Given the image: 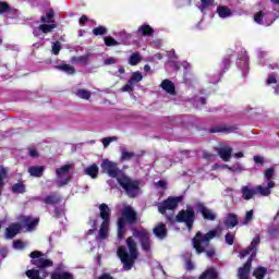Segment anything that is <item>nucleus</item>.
I'll return each mask as SVG.
<instances>
[{"instance_id": "obj_1", "label": "nucleus", "mask_w": 279, "mask_h": 279, "mask_svg": "<svg viewBox=\"0 0 279 279\" xmlns=\"http://www.w3.org/2000/svg\"><path fill=\"white\" fill-rule=\"evenodd\" d=\"M134 239L141 240L142 250H144V252H149V250H151V241H149V233H147V231L143 230L133 232V236L126 239V246L129 252L124 246H120L117 252L121 263L123 264V268L126 271L132 269L134 260L138 258V248L136 247V240Z\"/></svg>"}, {"instance_id": "obj_2", "label": "nucleus", "mask_w": 279, "mask_h": 279, "mask_svg": "<svg viewBox=\"0 0 279 279\" xmlns=\"http://www.w3.org/2000/svg\"><path fill=\"white\" fill-rule=\"evenodd\" d=\"M100 167L104 173H108L110 178H117L118 184H120V186L124 189L129 197H136V195L141 193V187L138 186V182L132 181L130 178H128V175L123 174L117 167V163L108 159H105L102 160Z\"/></svg>"}, {"instance_id": "obj_3", "label": "nucleus", "mask_w": 279, "mask_h": 279, "mask_svg": "<svg viewBox=\"0 0 279 279\" xmlns=\"http://www.w3.org/2000/svg\"><path fill=\"white\" fill-rule=\"evenodd\" d=\"M215 236H221V227H218L217 229L209 231L205 235H203L202 232H198L196 236L193 239V245L197 254L206 252L208 258H213V256H215V248L208 250V245L211 239H215Z\"/></svg>"}, {"instance_id": "obj_4", "label": "nucleus", "mask_w": 279, "mask_h": 279, "mask_svg": "<svg viewBox=\"0 0 279 279\" xmlns=\"http://www.w3.org/2000/svg\"><path fill=\"white\" fill-rule=\"evenodd\" d=\"M31 258H33V265H36L38 269H29L26 271V276L29 279H45L47 278V267H51L53 265V262L51 259H45L40 257V252H32Z\"/></svg>"}, {"instance_id": "obj_5", "label": "nucleus", "mask_w": 279, "mask_h": 279, "mask_svg": "<svg viewBox=\"0 0 279 279\" xmlns=\"http://www.w3.org/2000/svg\"><path fill=\"white\" fill-rule=\"evenodd\" d=\"M260 243V238L255 236L251 243V246L242 251L240 253V257L245 258V256H250L247 262L243 265V267H240L238 270V278L239 279H250V270L252 269V260L256 257V245Z\"/></svg>"}, {"instance_id": "obj_6", "label": "nucleus", "mask_w": 279, "mask_h": 279, "mask_svg": "<svg viewBox=\"0 0 279 279\" xmlns=\"http://www.w3.org/2000/svg\"><path fill=\"white\" fill-rule=\"evenodd\" d=\"M136 221V211L132 207L126 206L122 211V217L118 220V240L121 241L125 236L126 223H134Z\"/></svg>"}, {"instance_id": "obj_7", "label": "nucleus", "mask_w": 279, "mask_h": 279, "mask_svg": "<svg viewBox=\"0 0 279 279\" xmlns=\"http://www.w3.org/2000/svg\"><path fill=\"white\" fill-rule=\"evenodd\" d=\"M41 23L43 24L39 25V27L34 29V36H40V34H50V32H53V29L58 27L53 21V10L47 11L46 16H41Z\"/></svg>"}, {"instance_id": "obj_8", "label": "nucleus", "mask_w": 279, "mask_h": 279, "mask_svg": "<svg viewBox=\"0 0 279 279\" xmlns=\"http://www.w3.org/2000/svg\"><path fill=\"white\" fill-rule=\"evenodd\" d=\"M99 210L102 222L98 232V239H108L110 232V207L107 204H101Z\"/></svg>"}, {"instance_id": "obj_9", "label": "nucleus", "mask_w": 279, "mask_h": 279, "mask_svg": "<svg viewBox=\"0 0 279 279\" xmlns=\"http://www.w3.org/2000/svg\"><path fill=\"white\" fill-rule=\"evenodd\" d=\"M73 170V165L68 163L63 165L60 168L56 169L57 173V186H66L73 178L71 171Z\"/></svg>"}, {"instance_id": "obj_10", "label": "nucleus", "mask_w": 279, "mask_h": 279, "mask_svg": "<svg viewBox=\"0 0 279 279\" xmlns=\"http://www.w3.org/2000/svg\"><path fill=\"white\" fill-rule=\"evenodd\" d=\"M177 221H180L182 223H185L187 226L189 230L193 228V223L195 221V211L191 206L186 207V210H181L177 216Z\"/></svg>"}, {"instance_id": "obj_11", "label": "nucleus", "mask_w": 279, "mask_h": 279, "mask_svg": "<svg viewBox=\"0 0 279 279\" xmlns=\"http://www.w3.org/2000/svg\"><path fill=\"white\" fill-rule=\"evenodd\" d=\"M180 202H182L181 196L169 197L158 206V210L159 213H161V215H167V210H170V213L172 214L173 210L178 208V204H180Z\"/></svg>"}, {"instance_id": "obj_12", "label": "nucleus", "mask_w": 279, "mask_h": 279, "mask_svg": "<svg viewBox=\"0 0 279 279\" xmlns=\"http://www.w3.org/2000/svg\"><path fill=\"white\" fill-rule=\"evenodd\" d=\"M38 218H34L31 216H21L20 217V223L26 228L27 232H32V230H36V226L39 223Z\"/></svg>"}, {"instance_id": "obj_13", "label": "nucleus", "mask_w": 279, "mask_h": 279, "mask_svg": "<svg viewBox=\"0 0 279 279\" xmlns=\"http://www.w3.org/2000/svg\"><path fill=\"white\" fill-rule=\"evenodd\" d=\"M254 21L258 25H266V27H268V25H271L275 20L271 16V13H265L263 11H259L254 15Z\"/></svg>"}, {"instance_id": "obj_14", "label": "nucleus", "mask_w": 279, "mask_h": 279, "mask_svg": "<svg viewBox=\"0 0 279 279\" xmlns=\"http://www.w3.org/2000/svg\"><path fill=\"white\" fill-rule=\"evenodd\" d=\"M276 186L274 181H268L267 186L258 185L255 187L256 195H262V197H269L271 195V189Z\"/></svg>"}, {"instance_id": "obj_15", "label": "nucleus", "mask_w": 279, "mask_h": 279, "mask_svg": "<svg viewBox=\"0 0 279 279\" xmlns=\"http://www.w3.org/2000/svg\"><path fill=\"white\" fill-rule=\"evenodd\" d=\"M195 208L203 215L204 219H208L209 221H215V219H217V215H215L213 210L206 208L204 204L197 203Z\"/></svg>"}, {"instance_id": "obj_16", "label": "nucleus", "mask_w": 279, "mask_h": 279, "mask_svg": "<svg viewBox=\"0 0 279 279\" xmlns=\"http://www.w3.org/2000/svg\"><path fill=\"white\" fill-rule=\"evenodd\" d=\"M0 14H7L8 19H16L19 16V10L10 9L8 3L0 2Z\"/></svg>"}, {"instance_id": "obj_17", "label": "nucleus", "mask_w": 279, "mask_h": 279, "mask_svg": "<svg viewBox=\"0 0 279 279\" xmlns=\"http://www.w3.org/2000/svg\"><path fill=\"white\" fill-rule=\"evenodd\" d=\"M242 193V199H245L246 202L250 199H254V196L256 195V187H252L250 185H243L241 187Z\"/></svg>"}, {"instance_id": "obj_18", "label": "nucleus", "mask_w": 279, "mask_h": 279, "mask_svg": "<svg viewBox=\"0 0 279 279\" xmlns=\"http://www.w3.org/2000/svg\"><path fill=\"white\" fill-rule=\"evenodd\" d=\"M17 232H21V223H12L5 230V239H14Z\"/></svg>"}, {"instance_id": "obj_19", "label": "nucleus", "mask_w": 279, "mask_h": 279, "mask_svg": "<svg viewBox=\"0 0 279 279\" xmlns=\"http://www.w3.org/2000/svg\"><path fill=\"white\" fill-rule=\"evenodd\" d=\"M218 154L225 162H228L230 158L232 157V148L229 146H222L218 149Z\"/></svg>"}, {"instance_id": "obj_20", "label": "nucleus", "mask_w": 279, "mask_h": 279, "mask_svg": "<svg viewBox=\"0 0 279 279\" xmlns=\"http://www.w3.org/2000/svg\"><path fill=\"white\" fill-rule=\"evenodd\" d=\"M154 234L157 239H165L167 236V226L159 223L154 228Z\"/></svg>"}, {"instance_id": "obj_21", "label": "nucleus", "mask_w": 279, "mask_h": 279, "mask_svg": "<svg viewBox=\"0 0 279 279\" xmlns=\"http://www.w3.org/2000/svg\"><path fill=\"white\" fill-rule=\"evenodd\" d=\"M239 223V219L236 218V215L234 214H229L225 218V226L228 229L234 228Z\"/></svg>"}, {"instance_id": "obj_22", "label": "nucleus", "mask_w": 279, "mask_h": 279, "mask_svg": "<svg viewBox=\"0 0 279 279\" xmlns=\"http://www.w3.org/2000/svg\"><path fill=\"white\" fill-rule=\"evenodd\" d=\"M217 14L220 19H230L232 16V10L226 5H219L217 8Z\"/></svg>"}, {"instance_id": "obj_23", "label": "nucleus", "mask_w": 279, "mask_h": 279, "mask_svg": "<svg viewBox=\"0 0 279 279\" xmlns=\"http://www.w3.org/2000/svg\"><path fill=\"white\" fill-rule=\"evenodd\" d=\"M85 174L89 175V178H93V180L97 179V175H99V167L95 163L88 166L85 168Z\"/></svg>"}, {"instance_id": "obj_24", "label": "nucleus", "mask_w": 279, "mask_h": 279, "mask_svg": "<svg viewBox=\"0 0 279 279\" xmlns=\"http://www.w3.org/2000/svg\"><path fill=\"white\" fill-rule=\"evenodd\" d=\"M161 88L162 90H166L169 95H174L175 94V86L173 85V82L169 80H165L161 83Z\"/></svg>"}, {"instance_id": "obj_25", "label": "nucleus", "mask_w": 279, "mask_h": 279, "mask_svg": "<svg viewBox=\"0 0 279 279\" xmlns=\"http://www.w3.org/2000/svg\"><path fill=\"white\" fill-rule=\"evenodd\" d=\"M218 276L219 274L217 272V269L208 268L199 276L198 279H217Z\"/></svg>"}, {"instance_id": "obj_26", "label": "nucleus", "mask_w": 279, "mask_h": 279, "mask_svg": "<svg viewBox=\"0 0 279 279\" xmlns=\"http://www.w3.org/2000/svg\"><path fill=\"white\" fill-rule=\"evenodd\" d=\"M43 171H45V167L43 166H32L28 168V173L33 178H40L43 175Z\"/></svg>"}, {"instance_id": "obj_27", "label": "nucleus", "mask_w": 279, "mask_h": 279, "mask_svg": "<svg viewBox=\"0 0 279 279\" xmlns=\"http://www.w3.org/2000/svg\"><path fill=\"white\" fill-rule=\"evenodd\" d=\"M51 279H74V278H73V275H71V272L56 270L51 275Z\"/></svg>"}, {"instance_id": "obj_28", "label": "nucleus", "mask_w": 279, "mask_h": 279, "mask_svg": "<svg viewBox=\"0 0 279 279\" xmlns=\"http://www.w3.org/2000/svg\"><path fill=\"white\" fill-rule=\"evenodd\" d=\"M138 34H142V36H151V34H154V29L151 26L144 24L138 28Z\"/></svg>"}, {"instance_id": "obj_29", "label": "nucleus", "mask_w": 279, "mask_h": 279, "mask_svg": "<svg viewBox=\"0 0 279 279\" xmlns=\"http://www.w3.org/2000/svg\"><path fill=\"white\" fill-rule=\"evenodd\" d=\"M265 274H267V268L265 267H257L254 271H253V276L256 279H263L265 278Z\"/></svg>"}, {"instance_id": "obj_30", "label": "nucleus", "mask_w": 279, "mask_h": 279, "mask_svg": "<svg viewBox=\"0 0 279 279\" xmlns=\"http://www.w3.org/2000/svg\"><path fill=\"white\" fill-rule=\"evenodd\" d=\"M141 60H142L141 53L134 52L133 54H131L129 59V64H131V66H136V64L141 62Z\"/></svg>"}, {"instance_id": "obj_31", "label": "nucleus", "mask_w": 279, "mask_h": 279, "mask_svg": "<svg viewBox=\"0 0 279 279\" xmlns=\"http://www.w3.org/2000/svg\"><path fill=\"white\" fill-rule=\"evenodd\" d=\"M57 69H59V71H63L64 73H68V75H73V73H75V68L69 64H61Z\"/></svg>"}, {"instance_id": "obj_32", "label": "nucleus", "mask_w": 279, "mask_h": 279, "mask_svg": "<svg viewBox=\"0 0 279 279\" xmlns=\"http://www.w3.org/2000/svg\"><path fill=\"white\" fill-rule=\"evenodd\" d=\"M45 204H58L60 202V195L51 194L44 199Z\"/></svg>"}, {"instance_id": "obj_33", "label": "nucleus", "mask_w": 279, "mask_h": 279, "mask_svg": "<svg viewBox=\"0 0 279 279\" xmlns=\"http://www.w3.org/2000/svg\"><path fill=\"white\" fill-rule=\"evenodd\" d=\"M143 81V74L141 72H134L130 78L129 82H131V84L135 85L138 84V82Z\"/></svg>"}, {"instance_id": "obj_34", "label": "nucleus", "mask_w": 279, "mask_h": 279, "mask_svg": "<svg viewBox=\"0 0 279 279\" xmlns=\"http://www.w3.org/2000/svg\"><path fill=\"white\" fill-rule=\"evenodd\" d=\"M75 95L80 99H90V92H88L86 89H77Z\"/></svg>"}, {"instance_id": "obj_35", "label": "nucleus", "mask_w": 279, "mask_h": 279, "mask_svg": "<svg viewBox=\"0 0 279 279\" xmlns=\"http://www.w3.org/2000/svg\"><path fill=\"white\" fill-rule=\"evenodd\" d=\"M276 173V170H274V168H268L265 173L264 177L266 179V182H271V179L274 178V174Z\"/></svg>"}, {"instance_id": "obj_36", "label": "nucleus", "mask_w": 279, "mask_h": 279, "mask_svg": "<svg viewBox=\"0 0 279 279\" xmlns=\"http://www.w3.org/2000/svg\"><path fill=\"white\" fill-rule=\"evenodd\" d=\"M215 4V0H201V12Z\"/></svg>"}, {"instance_id": "obj_37", "label": "nucleus", "mask_w": 279, "mask_h": 279, "mask_svg": "<svg viewBox=\"0 0 279 279\" xmlns=\"http://www.w3.org/2000/svg\"><path fill=\"white\" fill-rule=\"evenodd\" d=\"M252 219H254V210H248L246 211L244 221L242 222V226H247V223H250V221H252Z\"/></svg>"}, {"instance_id": "obj_38", "label": "nucleus", "mask_w": 279, "mask_h": 279, "mask_svg": "<svg viewBox=\"0 0 279 279\" xmlns=\"http://www.w3.org/2000/svg\"><path fill=\"white\" fill-rule=\"evenodd\" d=\"M13 193H25V185L23 183H16L12 187Z\"/></svg>"}, {"instance_id": "obj_39", "label": "nucleus", "mask_w": 279, "mask_h": 279, "mask_svg": "<svg viewBox=\"0 0 279 279\" xmlns=\"http://www.w3.org/2000/svg\"><path fill=\"white\" fill-rule=\"evenodd\" d=\"M106 32H108V29L104 26H99L93 29V34L94 36H104V34H106Z\"/></svg>"}, {"instance_id": "obj_40", "label": "nucleus", "mask_w": 279, "mask_h": 279, "mask_svg": "<svg viewBox=\"0 0 279 279\" xmlns=\"http://www.w3.org/2000/svg\"><path fill=\"white\" fill-rule=\"evenodd\" d=\"M105 44L107 45V47H117V45H119V41H117L112 37H105Z\"/></svg>"}, {"instance_id": "obj_41", "label": "nucleus", "mask_w": 279, "mask_h": 279, "mask_svg": "<svg viewBox=\"0 0 279 279\" xmlns=\"http://www.w3.org/2000/svg\"><path fill=\"white\" fill-rule=\"evenodd\" d=\"M122 93H132V90H134V85L131 81H129L128 84H125L122 88H121Z\"/></svg>"}, {"instance_id": "obj_42", "label": "nucleus", "mask_w": 279, "mask_h": 279, "mask_svg": "<svg viewBox=\"0 0 279 279\" xmlns=\"http://www.w3.org/2000/svg\"><path fill=\"white\" fill-rule=\"evenodd\" d=\"M60 49H62V46L60 45V41H56L52 44V53L54 56H58L60 53Z\"/></svg>"}, {"instance_id": "obj_43", "label": "nucleus", "mask_w": 279, "mask_h": 279, "mask_svg": "<svg viewBox=\"0 0 279 279\" xmlns=\"http://www.w3.org/2000/svg\"><path fill=\"white\" fill-rule=\"evenodd\" d=\"M134 153L124 150L122 151V160H132L134 158Z\"/></svg>"}, {"instance_id": "obj_44", "label": "nucleus", "mask_w": 279, "mask_h": 279, "mask_svg": "<svg viewBox=\"0 0 279 279\" xmlns=\"http://www.w3.org/2000/svg\"><path fill=\"white\" fill-rule=\"evenodd\" d=\"M226 243H228V245H233L234 244V233H227L226 234Z\"/></svg>"}, {"instance_id": "obj_45", "label": "nucleus", "mask_w": 279, "mask_h": 279, "mask_svg": "<svg viewBox=\"0 0 279 279\" xmlns=\"http://www.w3.org/2000/svg\"><path fill=\"white\" fill-rule=\"evenodd\" d=\"M112 141H117V137H105L102 138V145L104 147H108Z\"/></svg>"}, {"instance_id": "obj_46", "label": "nucleus", "mask_w": 279, "mask_h": 279, "mask_svg": "<svg viewBox=\"0 0 279 279\" xmlns=\"http://www.w3.org/2000/svg\"><path fill=\"white\" fill-rule=\"evenodd\" d=\"M13 247L14 250H23V247H25V243L22 241H16L13 243Z\"/></svg>"}, {"instance_id": "obj_47", "label": "nucleus", "mask_w": 279, "mask_h": 279, "mask_svg": "<svg viewBox=\"0 0 279 279\" xmlns=\"http://www.w3.org/2000/svg\"><path fill=\"white\" fill-rule=\"evenodd\" d=\"M28 155L31 158H38V150L36 148H28Z\"/></svg>"}, {"instance_id": "obj_48", "label": "nucleus", "mask_w": 279, "mask_h": 279, "mask_svg": "<svg viewBox=\"0 0 279 279\" xmlns=\"http://www.w3.org/2000/svg\"><path fill=\"white\" fill-rule=\"evenodd\" d=\"M277 83H278V81L276 80V76H274V75L268 76V78L266 81V84L268 86H271V84H277Z\"/></svg>"}, {"instance_id": "obj_49", "label": "nucleus", "mask_w": 279, "mask_h": 279, "mask_svg": "<svg viewBox=\"0 0 279 279\" xmlns=\"http://www.w3.org/2000/svg\"><path fill=\"white\" fill-rule=\"evenodd\" d=\"M104 64H106V65L117 64V59H114L112 57L107 58V59H105Z\"/></svg>"}, {"instance_id": "obj_50", "label": "nucleus", "mask_w": 279, "mask_h": 279, "mask_svg": "<svg viewBox=\"0 0 279 279\" xmlns=\"http://www.w3.org/2000/svg\"><path fill=\"white\" fill-rule=\"evenodd\" d=\"M254 162H256V165H260L263 162V157L260 156H255L254 157Z\"/></svg>"}, {"instance_id": "obj_51", "label": "nucleus", "mask_w": 279, "mask_h": 279, "mask_svg": "<svg viewBox=\"0 0 279 279\" xmlns=\"http://www.w3.org/2000/svg\"><path fill=\"white\" fill-rule=\"evenodd\" d=\"M77 62H83L84 64H86L88 62V57H80L77 59Z\"/></svg>"}, {"instance_id": "obj_52", "label": "nucleus", "mask_w": 279, "mask_h": 279, "mask_svg": "<svg viewBox=\"0 0 279 279\" xmlns=\"http://www.w3.org/2000/svg\"><path fill=\"white\" fill-rule=\"evenodd\" d=\"M157 186H159L160 189H165V186H167V181L157 182Z\"/></svg>"}, {"instance_id": "obj_53", "label": "nucleus", "mask_w": 279, "mask_h": 279, "mask_svg": "<svg viewBox=\"0 0 279 279\" xmlns=\"http://www.w3.org/2000/svg\"><path fill=\"white\" fill-rule=\"evenodd\" d=\"M85 21H88V17H86L85 15H83L81 19H80V25H84V22Z\"/></svg>"}, {"instance_id": "obj_54", "label": "nucleus", "mask_w": 279, "mask_h": 279, "mask_svg": "<svg viewBox=\"0 0 279 279\" xmlns=\"http://www.w3.org/2000/svg\"><path fill=\"white\" fill-rule=\"evenodd\" d=\"M233 156H234V158H243V153L240 151V153L234 154Z\"/></svg>"}, {"instance_id": "obj_55", "label": "nucleus", "mask_w": 279, "mask_h": 279, "mask_svg": "<svg viewBox=\"0 0 279 279\" xmlns=\"http://www.w3.org/2000/svg\"><path fill=\"white\" fill-rule=\"evenodd\" d=\"M144 71H146V73H149V71H151V66H149L148 64H146L144 66Z\"/></svg>"}, {"instance_id": "obj_56", "label": "nucleus", "mask_w": 279, "mask_h": 279, "mask_svg": "<svg viewBox=\"0 0 279 279\" xmlns=\"http://www.w3.org/2000/svg\"><path fill=\"white\" fill-rule=\"evenodd\" d=\"M99 279H112L109 275H102Z\"/></svg>"}, {"instance_id": "obj_57", "label": "nucleus", "mask_w": 279, "mask_h": 279, "mask_svg": "<svg viewBox=\"0 0 279 279\" xmlns=\"http://www.w3.org/2000/svg\"><path fill=\"white\" fill-rule=\"evenodd\" d=\"M182 66H183V69H189L191 65H190L187 62H184V63L182 64Z\"/></svg>"}, {"instance_id": "obj_58", "label": "nucleus", "mask_w": 279, "mask_h": 279, "mask_svg": "<svg viewBox=\"0 0 279 279\" xmlns=\"http://www.w3.org/2000/svg\"><path fill=\"white\" fill-rule=\"evenodd\" d=\"M274 5H279V0H270Z\"/></svg>"}, {"instance_id": "obj_59", "label": "nucleus", "mask_w": 279, "mask_h": 279, "mask_svg": "<svg viewBox=\"0 0 279 279\" xmlns=\"http://www.w3.org/2000/svg\"><path fill=\"white\" fill-rule=\"evenodd\" d=\"M198 101L202 104V106H204V104H206V99H204V98H199Z\"/></svg>"}, {"instance_id": "obj_60", "label": "nucleus", "mask_w": 279, "mask_h": 279, "mask_svg": "<svg viewBox=\"0 0 279 279\" xmlns=\"http://www.w3.org/2000/svg\"><path fill=\"white\" fill-rule=\"evenodd\" d=\"M119 73H120L121 75H123V73H125V69L120 68V69H119Z\"/></svg>"}, {"instance_id": "obj_61", "label": "nucleus", "mask_w": 279, "mask_h": 279, "mask_svg": "<svg viewBox=\"0 0 279 279\" xmlns=\"http://www.w3.org/2000/svg\"><path fill=\"white\" fill-rule=\"evenodd\" d=\"M96 228L88 230L87 234H93L95 232Z\"/></svg>"}, {"instance_id": "obj_62", "label": "nucleus", "mask_w": 279, "mask_h": 279, "mask_svg": "<svg viewBox=\"0 0 279 279\" xmlns=\"http://www.w3.org/2000/svg\"><path fill=\"white\" fill-rule=\"evenodd\" d=\"M186 269H193V266L191 265V263L186 264Z\"/></svg>"}, {"instance_id": "obj_63", "label": "nucleus", "mask_w": 279, "mask_h": 279, "mask_svg": "<svg viewBox=\"0 0 279 279\" xmlns=\"http://www.w3.org/2000/svg\"><path fill=\"white\" fill-rule=\"evenodd\" d=\"M275 95H279V86L275 88Z\"/></svg>"}, {"instance_id": "obj_64", "label": "nucleus", "mask_w": 279, "mask_h": 279, "mask_svg": "<svg viewBox=\"0 0 279 279\" xmlns=\"http://www.w3.org/2000/svg\"><path fill=\"white\" fill-rule=\"evenodd\" d=\"M1 254H2L3 257L7 256L5 251H2Z\"/></svg>"}]
</instances>
